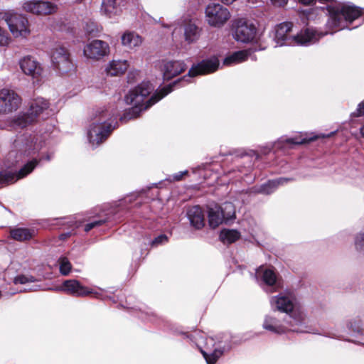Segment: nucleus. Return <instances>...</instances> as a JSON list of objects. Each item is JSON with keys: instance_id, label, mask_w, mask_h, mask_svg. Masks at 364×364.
I'll return each instance as SVG.
<instances>
[{"instance_id": "f257e3e1", "label": "nucleus", "mask_w": 364, "mask_h": 364, "mask_svg": "<svg viewBox=\"0 0 364 364\" xmlns=\"http://www.w3.org/2000/svg\"><path fill=\"white\" fill-rule=\"evenodd\" d=\"M173 85H169L163 87L159 92L155 93L151 97L146 100V98L154 90V87L149 82H142L125 96V102L127 105H132L133 107L129 109L128 112L120 119H131L138 116L142 110H146L153 105L156 103L161 99L164 97L172 91Z\"/></svg>"}, {"instance_id": "f03ea898", "label": "nucleus", "mask_w": 364, "mask_h": 364, "mask_svg": "<svg viewBox=\"0 0 364 364\" xmlns=\"http://www.w3.org/2000/svg\"><path fill=\"white\" fill-rule=\"evenodd\" d=\"M327 10L329 14L328 25L338 30L348 28V23L364 16V10L349 2L328 6Z\"/></svg>"}, {"instance_id": "7ed1b4c3", "label": "nucleus", "mask_w": 364, "mask_h": 364, "mask_svg": "<svg viewBox=\"0 0 364 364\" xmlns=\"http://www.w3.org/2000/svg\"><path fill=\"white\" fill-rule=\"evenodd\" d=\"M111 119L107 111L97 112L88 130V139L93 146L99 145L110 134L114 127L109 122Z\"/></svg>"}, {"instance_id": "20e7f679", "label": "nucleus", "mask_w": 364, "mask_h": 364, "mask_svg": "<svg viewBox=\"0 0 364 364\" xmlns=\"http://www.w3.org/2000/svg\"><path fill=\"white\" fill-rule=\"evenodd\" d=\"M49 108V102L43 97H37L31 102L27 113L18 115L11 122L14 128H23L33 122L36 118Z\"/></svg>"}, {"instance_id": "39448f33", "label": "nucleus", "mask_w": 364, "mask_h": 364, "mask_svg": "<svg viewBox=\"0 0 364 364\" xmlns=\"http://www.w3.org/2000/svg\"><path fill=\"white\" fill-rule=\"evenodd\" d=\"M235 217V207L230 202L225 203L221 207L215 205L208 208V223L212 228H215L223 222H228Z\"/></svg>"}, {"instance_id": "423d86ee", "label": "nucleus", "mask_w": 364, "mask_h": 364, "mask_svg": "<svg viewBox=\"0 0 364 364\" xmlns=\"http://www.w3.org/2000/svg\"><path fill=\"white\" fill-rule=\"evenodd\" d=\"M230 18L228 9L219 4H210L205 9V20L212 27H222Z\"/></svg>"}, {"instance_id": "0eeeda50", "label": "nucleus", "mask_w": 364, "mask_h": 364, "mask_svg": "<svg viewBox=\"0 0 364 364\" xmlns=\"http://www.w3.org/2000/svg\"><path fill=\"white\" fill-rule=\"evenodd\" d=\"M233 37L237 41L249 43L253 41L256 36L255 26L243 18L235 21L233 24Z\"/></svg>"}, {"instance_id": "6e6552de", "label": "nucleus", "mask_w": 364, "mask_h": 364, "mask_svg": "<svg viewBox=\"0 0 364 364\" xmlns=\"http://www.w3.org/2000/svg\"><path fill=\"white\" fill-rule=\"evenodd\" d=\"M5 20L15 37L26 36L29 33L28 21L25 16L16 13H7L5 14Z\"/></svg>"}, {"instance_id": "1a4fd4ad", "label": "nucleus", "mask_w": 364, "mask_h": 364, "mask_svg": "<svg viewBox=\"0 0 364 364\" xmlns=\"http://www.w3.org/2000/svg\"><path fill=\"white\" fill-rule=\"evenodd\" d=\"M53 65L61 73H67L74 68L68 50L64 47L54 49L51 55Z\"/></svg>"}, {"instance_id": "9d476101", "label": "nucleus", "mask_w": 364, "mask_h": 364, "mask_svg": "<svg viewBox=\"0 0 364 364\" xmlns=\"http://www.w3.org/2000/svg\"><path fill=\"white\" fill-rule=\"evenodd\" d=\"M109 44L101 40H93L87 43L83 49L84 56L92 60H100L109 55Z\"/></svg>"}, {"instance_id": "9b49d317", "label": "nucleus", "mask_w": 364, "mask_h": 364, "mask_svg": "<svg viewBox=\"0 0 364 364\" xmlns=\"http://www.w3.org/2000/svg\"><path fill=\"white\" fill-rule=\"evenodd\" d=\"M56 291H63L65 293L74 296H86L90 294H95L98 297L99 294L94 292L92 289L82 285L77 280L69 279L63 282L62 287L55 289Z\"/></svg>"}, {"instance_id": "f8f14e48", "label": "nucleus", "mask_w": 364, "mask_h": 364, "mask_svg": "<svg viewBox=\"0 0 364 364\" xmlns=\"http://www.w3.org/2000/svg\"><path fill=\"white\" fill-rule=\"evenodd\" d=\"M21 103V98L13 90H0V113H8L16 110Z\"/></svg>"}, {"instance_id": "ddd939ff", "label": "nucleus", "mask_w": 364, "mask_h": 364, "mask_svg": "<svg viewBox=\"0 0 364 364\" xmlns=\"http://www.w3.org/2000/svg\"><path fill=\"white\" fill-rule=\"evenodd\" d=\"M219 66V60L216 57L203 60L196 65H193L188 71V77H195L198 75H205L216 71Z\"/></svg>"}, {"instance_id": "4468645a", "label": "nucleus", "mask_w": 364, "mask_h": 364, "mask_svg": "<svg viewBox=\"0 0 364 364\" xmlns=\"http://www.w3.org/2000/svg\"><path fill=\"white\" fill-rule=\"evenodd\" d=\"M165 80H170L186 69V65L181 60H162L159 65Z\"/></svg>"}, {"instance_id": "2eb2a0df", "label": "nucleus", "mask_w": 364, "mask_h": 364, "mask_svg": "<svg viewBox=\"0 0 364 364\" xmlns=\"http://www.w3.org/2000/svg\"><path fill=\"white\" fill-rule=\"evenodd\" d=\"M23 9L38 15H48L57 11V6L49 1H27L23 4Z\"/></svg>"}, {"instance_id": "dca6fc26", "label": "nucleus", "mask_w": 364, "mask_h": 364, "mask_svg": "<svg viewBox=\"0 0 364 364\" xmlns=\"http://www.w3.org/2000/svg\"><path fill=\"white\" fill-rule=\"evenodd\" d=\"M19 65L22 72L33 78H38L43 74V69L33 57L27 55L19 60Z\"/></svg>"}, {"instance_id": "f3484780", "label": "nucleus", "mask_w": 364, "mask_h": 364, "mask_svg": "<svg viewBox=\"0 0 364 364\" xmlns=\"http://www.w3.org/2000/svg\"><path fill=\"white\" fill-rule=\"evenodd\" d=\"M272 308L289 314L294 309V297L291 294H280L278 296H272L270 299Z\"/></svg>"}, {"instance_id": "a211bd4d", "label": "nucleus", "mask_w": 364, "mask_h": 364, "mask_svg": "<svg viewBox=\"0 0 364 364\" xmlns=\"http://www.w3.org/2000/svg\"><path fill=\"white\" fill-rule=\"evenodd\" d=\"M324 35V33H318L313 28H308L294 36V40L297 45L306 46L309 43H316Z\"/></svg>"}, {"instance_id": "6ab92c4d", "label": "nucleus", "mask_w": 364, "mask_h": 364, "mask_svg": "<svg viewBox=\"0 0 364 364\" xmlns=\"http://www.w3.org/2000/svg\"><path fill=\"white\" fill-rule=\"evenodd\" d=\"M187 216L191 225L196 229H200L204 226V214L200 206L196 205L190 208L188 210Z\"/></svg>"}, {"instance_id": "aec40b11", "label": "nucleus", "mask_w": 364, "mask_h": 364, "mask_svg": "<svg viewBox=\"0 0 364 364\" xmlns=\"http://www.w3.org/2000/svg\"><path fill=\"white\" fill-rule=\"evenodd\" d=\"M303 316L300 313L293 312V311L286 316L284 319V325L287 328V331H295L299 332V326H301L303 322Z\"/></svg>"}, {"instance_id": "412c9836", "label": "nucleus", "mask_w": 364, "mask_h": 364, "mask_svg": "<svg viewBox=\"0 0 364 364\" xmlns=\"http://www.w3.org/2000/svg\"><path fill=\"white\" fill-rule=\"evenodd\" d=\"M128 68L129 63L127 60H113L107 64L105 72L110 76H117L125 73Z\"/></svg>"}, {"instance_id": "4be33fe9", "label": "nucleus", "mask_w": 364, "mask_h": 364, "mask_svg": "<svg viewBox=\"0 0 364 364\" xmlns=\"http://www.w3.org/2000/svg\"><path fill=\"white\" fill-rule=\"evenodd\" d=\"M263 328L274 333L281 334L287 332V328L279 321L271 316H266L262 325Z\"/></svg>"}, {"instance_id": "5701e85b", "label": "nucleus", "mask_w": 364, "mask_h": 364, "mask_svg": "<svg viewBox=\"0 0 364 364\" xmlns=\"http://www.w3.org/2000/svg\"><path fill=\"white\" fill-rule=\"evenodd\" d=\"M250 52L247 50H239L226 57L223 61L224 65H232L242 63L248 59Z\"/></svg>"}, {"instance_id": "b1692460", "label": "nucleus", "mask_w": 364, "mask_h": 364, "mask_svg": "<svg viewBox=\"0 0 364 364\" xmlns=\"http://www.w3.org/2000/svg\"><path fill=\"white\" fill-rule=\"evenodd\" d=\"M119 0H102L101 11L108 16L112 17L120 13L121 9L118 3Z\"/></svg>"}, {"instance_id": "393cba45", "label": "nucleus", "mask_w": 364, "mask_h": 364, "mask_svg": "<svg viewBox=\"0 0 364 364\" xmlns=\"http://www.w3.org/2000/svg\"><path fill=\"white\" fill-rule=\"evenodd\" d=\"M200 36V29L198 27L189 22L185 25L184 27V38L188 43L196 42Z\"/></svg>"}, {"instance_id": "a878e982", "label": "nucleus", "mask_w": 364, "mask_h": 364, "mask_svg": "<svg viewBox=\"0 0 364 364\" xmlns=\"http://www.w3.org/2000/svg\"><path fill=\"white\" fill-rule=\"evenodd\" d=\"M11 237L17 241L24 242L31 240L34 235V231L28 228H15L10 231Z\"/></svg>"}, {"instance_id": "bb28decb", "label": "nucleus", "mask_w": 364, "mask_h": 364, "mask_svg": "<svg viewBox=\"0 0 364 364\" xmlns=\"http://www.w3.org/2000/svg\"><path fill=\"white\" fill-rule=\"evenodd\" d=\"M141 42V38L134 32H125L122 36V44L129 48L137 47Z\"/></svg>"}, {"instance_id": "cd10ccee", "label": "nucleus", "mask_w": 364, "mask_h": 364, "mask_svg": "<svg viewBox=\"0 0 364 364\" xmlns=\"http://www.w3.org/2000/svg\"><path fill=\"white\" fill-rule=\"evenodd\" d=\"M289 181L290 179L288 178H279L276 180L269 181L268 183L262 185L258 192L269 195L274 192L279 186L283 185Z\"/></svg>"}, {"instance_id": "c85d7f7f", "label": "nucleus", "mask_w": 364, "mask_h": 364, "mask_svg": "<svg viewBox=\"0 0 364 364\" xmlns=\"http://www.w3.org/2000/svg\"><path fill=\"white\" fill-rule=\"evenodd\" d=\"M240 237V232L236 230L224 229L220 233V239L224 244H231Z\"/></svg>"}, {"instance_id": "c756f323", "label": "nucleus", "mask_w": 364, "mask_h": 364, "mask_svg": "<svg viewBox=\"0 0 364 364\" xmlns=\"http://www.w3.org/2000/svg\"><path fill=\"white\" fill-rule=\"evenodd\" d=\"M200 352L208 364H215L223 354L222 350L217 348L213 350L208 346L205 349L200 348Z\"/></svg>"}, {"instance_id": "7c9ffc66", "label": "nucleus", "mask_w": 364, "mask_h": 364, "mask_svg": "<svg viewBox=\"0 0 364 364\" xmlns=\"http://www.w3.org/2000/svg\"><path fill=\"white\" fill-rule=\"evenodd\" d=\"M292 23L290 22H283L279 24L275 31V36L278 40L284 41L287 39V34L291 31Z\"/></svg>"}, {"instance_id": "2f4dec72", "label": "nucleus", "mask_w": 364, "mask_h": 364, "mask_svg": "<svg viewBox=\"0 0 364 364\" xmlns=\"http://www.w3.org/2000/svg\"><path fill=\"white\" fill-rule=\"evenodd\" d=\"M59 269L61 274L67 276L70 274L72 264L67 257H61L58 259Z\"/></svg>"}, {"instance_id": "473e14b6", "label": "nucleus", "mask_w": 364, "mask_h": 364, "mask_svg": "<svg viewBox=\"0 0 364 364\" xmlns=\"http://www.w3.org/2000/svg\"><path fill=\"white\" fill-rule=\"evenodd\" d=\"M262 280L268 286H273L277 284V275L272 269H265L262 274Z\"/></svg>"}, {"instance_id": "72a5a7b5", "label": "nucleus", "mask_w": 364, "mask_h": 364, "mask_svg": "<svg viewBox=\"0 0 364 364\" xmlns=\"http://www.w3.org/2000/svg\"><path fill=\"white\" fill-rule=\"evenodd\" d=\"M36 281V279H35V277L31 275L20 274V275L16 276L14 278V283L15 284H24L26 283L34 282Z\"/></svg>"}, {"instance_id": "f704fd0d", "label": "nucleus", "mask_w": 364, "mask_h": 364, "mask_svg": "<svg viewBox=\"0 0 364 364\" xmlns=\"http://www.w3.org/2000/svg\"><path fill=\"white\" fill-rule=\"evenodd\" d=\"M355 247L357 251L361 254H364V232L357 235L355 240Z\"/></svg>"}, {"instance_id": "c9c22d12", "label": "nucleus", "mask_w": 364, "mask_h": 364, "mask_svg": "<svg viewBox=\"0 0 364 364\" xmlns=\"http://www.w3.org/2000/svg\"><path fill=\"white\" fill-rule=\"evenodd\" d=\"M167 242L168 237L166 235H160L151 242V246H157L159 245L165 244Z\"/></svg>"}, {"instance_id": "e433bc0d", "label": "nucleus", "mask_w": 364, "mask_h": 364, "mask_svg": "<svg viewBox=\"0 0 364 364\" xmlns=\"http://www.w3.org/2000/svg\"><path fill=\"white\" fill-rule=\"evenodd\" d=\"M306 141H307V140L306 139H301V138H298V137L288 138L285 140V142L287 144H294V145L302 144L306 143Z\"/></svg>"}, {"instance_id": "4c0bfd02", "label": "nucleus", "mask_w": 364, "mask_h": 364, "mask_svg": "<svg viewBox=\"0 0 364 364\" xmlns=\"http://www.w3.org/2000/svg\"><path fill=\"white\" fill-rule=\"evenodd\" d=\"M351 115L354 117L364 116V100L358 104L357 109Z\"/></svg>"}, {"instance_id": "58836bf2", "label": "nucleus", "mask_w": 364, "mask_h": 364, "mask_svg": "<svg viewBox=\"0 0 364 364\" xmlns=\"http://www.w3.org/2000/svg\"><path fill=\"white\" fill-rule=\"evenodd\" d=\"M9 38L7 36L6 32L0 28V46H5L9 44Z\"/></svg>"}, {"instance_id": "ea45409f", "label": "nucleus", "mask_w": 364, "mask_h": 364, "mask_svg": "<svg viewBox=\"0 0 364 364\" xmlns=\"http://www.w3.org/2000/svg\"><path fill=\"white\" fill-rule=\"evenodd\" d=\"M104 223H105V220H95L94 222L87 223L85 226V231L88 232L95 227L100 226Z\"/></svg>"}, {"instance_id": "a19ab883", "label": "nucleus", "mask_w": 364, "mask_h": 364, "mask_svg": "<svg viewBox=\"0 0 364 364\" xmlns=\"http://www.w3.org/2000/svg\"><path fill=\"white\" fill-rule=\"evenodd\" d=\"M348 327L350 329H352V331L354 332H358V333L361 332V328L360 326V321H355L353 322V323L352 322H350Z\"/></svg>"}, {"instance_id": "79ce46f5", "label": "nucleus", "mask_w": 364, "mask_h": 364, "mask_svg": "<svg viewBox=\"0 0 364 364\" xmlns=\"http://www.w3.org/2000/svg\"><path fill=\"white\" fill-rule=\"evenodd\" d=\"M187 174V171H180L173 176V179L176 181H181L183 178V177Z\"/></svg>"}, {"instance_id": "37998d69", "label": "nucleus", "mask_w": 364, "mask_h": 364, "mask_svg": "<svg viewBox=\"0 0 364 364\" xmlns=\"http://www.w3.org/2000/svg\"><path fill=\"white\" fill-rule=\"evenodd\" d=\"M299 2L304 5H309L314 2L315 0H298Z\"/></svg>"}, {"instance_id": "c03bdc74", "label": "nucleus", "mask_w": 364, "mask_h": 364, "mask_svg": "<svg viewBox=\"0 0 364 364\" xmlns=\"http://www.w3.org/2000/svg\"><path fill=\"white\" fill-rule=\"evenodd\" d=\"M225 4H231L236 0H220Z\"/></svg>"}, {"instance_id": "a18cd8bd", "label": "nucleus", "mask_w": 364, "mask_h": 364, "mask_svg": "<svg viewBox=\"0 0 364 364\" xmlns=\"http://www.w3.org/2000/svg\"><path fill=\"white\" fill-rule=\"evenodd\" d=\"M213 343H214V341H213V340L212 338H207V339H206V343H207V345H209V344H210V345H212V346H213Z\"/></svg>"}, {"instance_id": "49530a36", "label": "nucleus", "mask_w": 364, "mask_h": 364, "mask_svg": "<svg viewBox=\"0 0 364 364\" xmlns=\"http://www.w3.org/2000/svg\"><path fill=\"white\" fill-rule=\"evenodd\" d=\"M360 134L362 135L363 137H364V127H362L360 129Z\"/></svg>"}, {"instance_id": "de8ad7c7", "label": "nucleus", "mask_w": 364, "mask_h": 364, "mask_svg": "<svg viewBox=\"0 0 364 364\" xmlns=\"http://www.w3.org/2000/svg\"><path fill=\"white\" fill-rule=\"evenodd\" d=\"M32 144H33V141L31 142V144H26V146L28 147V149H30L33 146Z\"/></svg>"}, {"instance_id": "09e8293b", "label": "nucleus", "mask_w": 364, "mask_h": 364, "mask_svg": "<svg viewBox=\"0 0 364 364\" xmlns=\"http://www.w3.org/2000/svg\"><path fill=\"white\" fill-rule=\"evenodd\" d=\"M281 143H282V141H278V142L277 143L276 146H277V147H280V144H281Z\"/></svg>"}, {"instance_id": "8fccbe9b", "label": "nucleus", "mask_w": 364, "mask_h": 364, "mask_svg": "<svg viewBox=\"0 0 364 364\" xmlns=\"http://www.w3.org/2000/svg\"><path fill=\"white\" fill-rule=\"evenodd\" d=\"M33 150H38L39 148L38 147H36V145L33 146Z\"/></svg>"}, {"instance_id": "3c124183", "label": "nucleus", "mask_w": 364, "mask_h": 364, "mask_svg": "<svg viewBox=\"0 0 364 364\" xmlns=\"http://www.w3.org/2000/svg\"><path fill=\"white\" fill-rule=\"evenodd\" d=\"M281 4H287V0H282Z\"/></svg>"}, {"instance_id": "603ef678", "label": "nucleus", "mask_w": 364, "mask_h": 364, "mask_svg": "<svg viewBox=\"0 0 364 364\" xmlns=\"http://www.w3.org/2000/svg\"><path fill=\"white\" fill-rule=\"evenodd\" d=\"M260 270H261V267L259 268V269L257 270V273L259 274L260 273Z\"/></svg>"}, {"instance_id": "864d4df0", "label": "nucleus", "mask_w": 364, "mask_h": 364, "mask_svg": "<svg viewBox=\"0 0 364 364\" xmlns=\"http://www.w3.org/2000/svg\"><path fill=\"white\" fill-rule=\"evenodd\" d=\"M60 237H61V239H64V235H61Z\"/></svg>"}]
</instances>
